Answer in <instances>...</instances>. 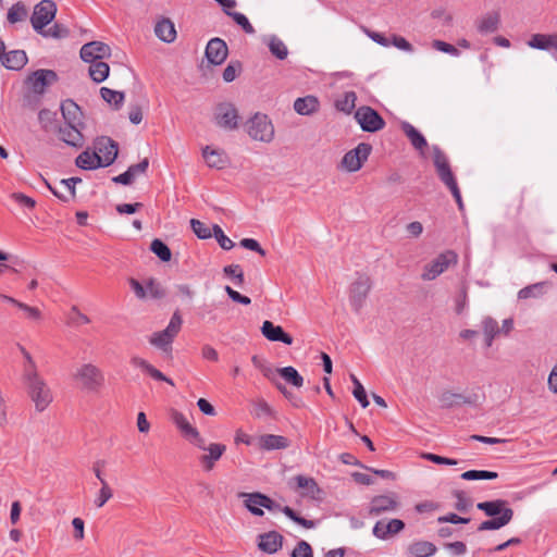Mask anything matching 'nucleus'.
I'll list each match as a JSON object with an SVG mask.
<instances>
[{
  "label": "nucleus",
  "instance_id": "nucleus-19",
  "mask_svg": "<svg viewBox=\"0 0 557 557\" xmlns=\"http://www.w3.org/2000/svg\"><path fill=\"white\" fill-rule=\"evenodd\" d=\"M398 506L396 496L393 495H377L371 499L369 515L379 516L385 511L395 510Z\"/></svg>",
  "mask_w": 557,
  "mask_h": 557
},
{
  "label": "nucleus",
  "instance_id": "nucleus-64",
  "mask_svg": "<svg viewBox=\"0 0 557 557\" xmlns=\"http://www.w3.org/2000/svg\"><path fill=\"white\" fill-rule=\"evenodd\" d=\"M147 292L150 294L152 298L160 299L165 296L164 289L161 287L159 283L154 280H149L147 283Z\"/></svg>",
  "mask_w": 557,
  "mask_h": 557
},
{
  "label": "nucleus",
  "instance_id": "nucleus-34",
  "mask_svg": "<svg viewBox=\"0 0 557 557\" xmlns=\"http://www.w3.org/2000/svg\"><path fill=\"white\" fill-rule=\"evenodd\" d=\"M513 518V510L504 511L503 516H498L495 518H492L490 520H485L481 522L478 527L479 532L483 531H490V530H498L505 525H507Z\"/></svg>",
  "mask_w": 557,
  "mask_h": 557
},
{
  "label": "nucleus",
  "instance_id": "nucleus-35",
  "mask_svg": "<svg viewBox=\"0 0 557 557\" xmlns=\"http://www.w3.org/2000/svg\"><path fill=\"white\" fill-rule=\"evenodd\" d=\"M57 112L49 109H41L38 113V121L44 132L55 133L60 126Z\"/></svg>",
  "mask_w": 557,
  "mask_h": 557
},
{
  "label": "nucleus",
  "instance_id": "nucleus-7",
  "mask_svg": "<svg viewBox=\"0 0 557 557\" xmlns=\"http://www.w3.org/2000/svg\"><path fill=\"white\" fill-rule=\"evenodd\" d=\"M57 4L52 0H41L34 8L30 23L36 33H41L55 17Z\"/></svg>",
  "mask_w": 557,
  "mask_h": 557
},
{
  "label": "nucleus",
  "instance_id": "nucleus-12",
  "mask_svg": "<svg viewBox=\"0 0 557 557\" xmlns=\"http://www.w3.org/2000/svg\"><path fill=\"white\" fill-rule=\"evenodd\" d=\"M214 120L221 128L232 131L238 127L239 114L232 103H219L215 109Z\"/></svg>",
  "mask_w": 557,
  "mask_h": 557
},
{
  "label": "nucleus",
  "instance_id": "nucleus-31",
  "mask_svg": "<svg viewBox=\"0 0 557 557\" xmlns=\"http://www.w3.org/2000/svg\"><path fill=\"white\" fill-rule=\"evenodd\" d=\"M170 414L172 422L185 437H198L197 429L189 423L187 418L182 412L172 409Z\"/></svg>",
  "mask_w": 557,
  "mask_h": 557
},
{
  "label": "nucleus",
  "instance_id": "nucleus-36",
  "mask_svg": "<svg viewBox=\"0 0 557 557\" xmlns=\"http://www.w3.org/2000/svg\"><path fill=\"white\" fill-rule=\"evenodd\" d=\"M75 163L83 170H95L101 168L100 154L85 150L77 156Z\"/></svg>",
  "mask_w": 557,
  "mask_h": 557
},
{
  "label": "nucleus",
  "instance_id": "nucleus-62",
  "mask_svg": "<svg viewBox=\"0 0 557 557\" xmlns=\"http://www.w3.org/2000/svg\"><path fill=\"white\" fill-rule=\"evenodd\" d=\"M21 351L26 360L23 377L29 376L33 373H38L36 363L30 354L24 347H21Z\"/></svg>",
  "mask_w": 557,
  "mask_h": 557
},
{
  "label": "nucleus",
  "instance_id": "nucleus-28",
  "mask_svg": "<svg viewBox=\"0 0 557 557\" xmlns=\"http://www.w3.org/2000/svg\"><path fill=\"white\" fill-rule=\"evenodd\" d=\"M131 363L136 367L140 368L143 371H145L147 374H149L152 379L157 381H163L166 382L170 385H174V382L165 376L161 371H159L157 368H154L151 363H149L147 360L140 358V357H132Z\"/></svg>",
  "mask_w": 557,
  "mask_h": 557
},
{
  "label": "nucleus",
  "instance_id": "nucleus-13",
  "mask_svg": "<svg viewBox=\"0 0 557 557\" xmlns=\"http://www.w3.org/2000/svg\"><path fill=\"white\" fill-rule=\"evenodd\" d=\"M81 58L84 62H94L111 57V48L102 41H90L81 48Z\"/></svg>",
  "mask_w": 557,
  "mask_h": 557
},
{
  "label": "nucleus",
  "instance_id": "nucleus-21",
  "mask_svg": "<svg viewBox=\"0 0 557 557\" xmlns=\"http://www.w3.org/2000/svg\"><path fill=\"white\" fill-rule=\"evenodd\" d=\"M262 335L271 342H282L286 345H292L294 339L286 333L282 326L274 325L271 321H264L261 326Z\"/></svg>",
  "mask_w": 557,
  "mask_h": 557
},
{
  "label": "nucleus",
  "instance_id": "nucleus-10",
  "mask_svg": "<svg viewBox=\"0 0 557 557\" xmlns=\"http://www.w3.org/2000/svg\"><path fill=\"white\" fill-rule=\"evenodd\" d=\"M371 151L372 146L370 144L360 143L344 154L341 164L347 172H357L368 160Z\"/></svg>",
  "mask_w": 557,
  "mask_h": 557
},
{
  "label": "nucleus",
  "instance_id": "nucleus-42",
  "mask_svg": "<svg viewBox=\"0 0 557 557\" xmlns=\"http://www.w3.org/2000/svg\"><path fill=\"white\" fill-rule=\"evenodd\" d=\"M268 47L270 52L278 60H285L288 55L286 45L275 35L269 37Z\"/></svg>",
  "mask_w": 557,
  "mask_h": 557
},
{
  "label": "nucleus",
  "instance_id": "nucleus-38",
  "mask_svg": "<svg viewBox=\"0 0 557 557\" xmlns=\"http://www.w3.org/2000/svg\"><path fill=\"white\" fill-rule=\"evenodd\" d=\"M90 66L88 70L90 78L95 83H102L104 79L108 78L110 66L108 63L103 62L102 60L89 62Z\"/></svg>",
  "mask_w": 557,
  "mask_h": 557
},
{
  "label": "nucleus",
  "instance_id": "nucleus-29",
  "mask_svg": "<svg viewBox=\"0 0 557 557\" xmlns=\"http://www.w3.org/2000/svg\"><path fill=\"white\" fill-rule=\"evenodd\" d=\"M500 24V14L496 11L488 12L483 15L476 24L480 34H491L498 29Z\"/></svg>",
  "mask_w": 557,
  "mask_h": 557
},
{
  "label": "nucleus",
  "instance_id": "nucleus-63",
  "mask_svg": "<svg viewBox=\"0 0 557 557\" xmlns=\"http://www.w3.org/2000/svg\"><path fill=\"white\" fill-rule=\"evenodd\" d=\"M438 523L467 524L470 518L460 517L456 513H447L437 518Z\"/></svg>",
  "mask_w": 557,
  "mask_h": 557
},
{
  "label": "nucleus",
  "instance_id": "nucleus-9",
  "mask_svg": "<svg viewBox=\"0 0 557 557\" xmlns=\"http://www.w3.org/2000/svg\"><path fill=\"white\" fill-rule=\"evenodd\" d=\"M355 119L363 132L375 133L386 125L384 119L369 106H361L355 111Z\"/></svg>",
  "mask_w": 557,
  "mask_h": 557
},
{
  "label": "nucleus",
  "instance_id": "nucleus-2",
  "mask_svg": "<svg viewBox=\"0 0 557 557\" xmlns=\"http://www.w3.org/2000/svg\"><path fill=\"white\" fill-rule=\"evenodd\" d=\"M182 324V315L180 311L176 310L164 330L151 334L149 337L150 345L162 351L168 357H172L173 342L181 332Z\"/></svg>",
  "mask_w": 557,
  "mask_h": 557
},
{
  "label": "nucleus",
  "instance_id": "nucleus-41",
  "mask_svg": "<svg viewBox=\"0 0 557 557\" xmlns=\"http://www.w3.org/2000/svg\"><path fill=\"white\" fill-rule=\"evenodd\" d=\"M357 95L355 91H346L335 101V108L346 114H350L356 107Z\"/></svg>",
  "mask_w": 557,
  "mask_h": 557
},
{
  "label": "nucleus",
  "instance_id": "nucleus-16",
  "mask_svg": "<svg viewBox=\"0 0 557 557\" xmlns=\"http://www.w3.org/2000/svg\"><path fill=\"white\" fill-rule=\"evenodd\" d=\"M96 147L98 149V152L100 154V163L101 168L111 165L119 152V145L116 141L111 139L110 137H101L98 139Z\"/></svg>",
  "mask_w": 557,
  "mask_h": 557
},
{
  "label": "nucleus",
  "instance_id": "nucleus-15",
  "mask_svg": "<svg viewBox=\"0 0 557 557\" xmlns=\"http://www.w3.org/2000/svg\"><path fill=\"white\" fill-rule=\"evenodd\" d=\"M228 54L226 42L221 38H212L206 47V58L213 65L222 64Z\"/></svg>",
  "mask_w": 557,
  "mask_h": 557
},
{
  "label": "nucleus",
  "instance_id": "nucleus-24",
  "mask_svg": "<svg viewBox=\"0 0 557 557\" xmlns=\"http://www.w3.org/2000/svg\"><path fill=\"white\" fill-rule=\"evenodd\" d=\"M478 396L471 395V396H465L459 393H453L449 391L444 392L441 397L440 401L443 408H451L456 406L461 405H475L476 404Z\"/></svg>",
  "mask_w": 557,
  "mask_h": 557
},
{
  "label": "nucleus",
  "instance_id": "nucleus-14",
  "mask_svg": "<svg viewBox=\"0 0 557 557\" xmlns=\"http://www.w3.org/2000/svg\"><path fill=\"white\" fill-rule=\"evenodd\" d=\"M84 127L85 126L60 125L55 133L58 134L59 139L67 146L79 149L85 145V137L82 133Z\"/></svg>",
  "mask_w": 557,
  "mask_h": 557
},
{
  "label": "nucleus",
  "instance_id": "nucleus-43",
  "mask_svg": "<svg viewBox=\"0 0 557 557\" xmlns=\"http://www.w3.org/2000/svg\"><path fill=\"white\" fill-rule=\"evenodd\" d=\"M28 11L22 1L14 3L8 11L7 18L10 24H15L26 20Z\"/></svg>",
  "mask_w": 557,
  "mask_h": 557
},
{
  "label": "nucleus",
  "instance_id": "nucleus-47",
  "mask_svg": "<svg viewBox=\"0 0 557 557\" xmlns=\"http://www.w3.org/2000/svg\"><path fill=\"white\" fill-rule=\"evenodd\" d=\"M150 249L163 262H168L172 258L171 249L161 239H153Z\"/></svg>",
  "mask_w": 557,
  "mask_h": 557
},
{
  "label": "nucleus",
  "instance_id": "nucleus-54",
  "mask_svg": "<svg viewBox=\"0 0 557 557\" xmlns=\"http://www.w3.org/2000/svg\"><path fill=\"white\" fill-rule=\"evenodd\" d=\"M225 13L228 16H231L236 22V24H238L243 28V30L245 33H247V34H253L255 33L253 26L250 24L248 18L243 13L231 12L228 10H225Z\"/></svg>",
  "mask_w": 557,
  "mask_h": 557
},
{
  "label": "nucleus",
  "instance_id": "nucleus-4",
  "mask_svg": "<svg viewBox=\"0 0 557 557\" xmlns=\"http://www.w3.org/2000/svg\"><path fill=\"white\" fill-rule=\"evenodd\" d=\"M371 288V277L366 273H357L356 280L349 287V302L356 313L362 309Z\"/></svg>",
  "mask_w": 557,
  "mask_h": 557
},
{
  "label": "nucleus",
  "instance_id": "nucleus-17",
  "mask_svg": "<svg viewBox=\"0 0 557 557\" xmlns=\"http://www.w3.org/2000/svg\"><path fill=\"white\" fill-rule=\"evenodd\" d=\"M60 109L64 125L85 126L82 109L74 100L66 99L62 101Z\"/></svg>",
  "mask_w": 557,
  "mask_h": 557
},
{
  "label": "nucleus",
  "instance_id": "nucleus-48",
  "mask_svg": "<svg viewBox=\"0 0 557 557\" xmlns=\"http://www.w3.org/2000/svg\"><path fill=\"white\" fill-rule=\"evenodd\" d=\"M461 479L467 481L473 480H495L498 476L497 472L487 470H468L461 473Z\"/></svg>",
  "mask_w": 557,
  "mask_h": 557
},
{
  "label": "nucleus",
  "instance_id": "nucleus-40",
  "mask_svg": "<svg viewBox=\"0 0 557 557\" xmlns=\"http://www.w3.org/2000/svg\"><path fill=\"white\" fill-rule=\"evenodd\" d=\"M436 546L428 541L413 542L409 546V553L414 557H429L436 553Z\"/></svg>",
  "mask_w": 557,
  "mask_h": 557
},
{
  "label": "nucleus",
  "instance_id": "nucleus-51",
  "mask_svg": "<svg viewBox=\"0 0 557 557\" xmlns=\"http://www.w3.org/2000/svg\"><path fill=\"white\" fill-rule=\"evenodd\" d=\"M190 226L195 235L200 239H208L212 236V228L197 219L190 220Z\"/></svg>",
  "mask_w": 557,
  "mask_h": 557
},
{
  "label": "nucleus",
  "instance_id": "nucleus-58",
  "mask_svg": "<svg viewBox=\"0 0 557 557\" xmlns=\"http://www.w3.org/2000/svg\"><path fill=\"white\" fill-rule=\"evenodd\" d=\"M113 493L110 486L106 481H102V487L99 491L98 496L95 499V505L98 508H101L104 506V504L112 497Z\"/></svg>",
  "mask_w": 557,
  "mask_h": 557
},
{
  "label": "nucleus",
  "instance_id": "nucleus-50",
  "mask_svg": "<svg viewBox=\"0 0 557 557\" xmlns=\"http://www.w3.org/2000/svg\"><path fill=\"white\" fill-rule=\"evenodd\" d=\"M545 285H546L545 282H541V283H536V284H532L527 287H523L522 289L519 290L518 298L519 299H528L531 297H539L544 293Z\"/></svg>",
  "mask_w": 557,
  "mask_h": 557
},
{
  "label": "nucleus",
  "instance_id": "nucleus-8",
  "mask_svg": "<svg viewBox=\"0 0 557 557\" xmlns=\"http://www.w3.org/2000/svg\"><path fill=\"white\" fill-rule=\"evenodd\" d=\"M458 256L454 250H446L440 253L432 262L424 267L421 275L424 281L435 280L438 275L445 272L451 264H456Z\"/></svg>",
  "mask_w": 557,
  "mask_h": 557
},
{
  "label": "nucleus",
  "instance_id": "nucleus-44",
  "mask_svg": "<svg viewBox=\"0 0 557 557\" xmlns=\"http://www.w3.org/2000/svg\"><path fill=\"white\" fill-rule=\"evenodd\" d=\"M101 98L110 104H113L114 109H120L124 102L125 96L122 91H116L108 87L100 88Z\"/></svg>",
  "mask_w": 557,
  "mask_h": 557
},
{
  "label": "nucleus",
  "instance_id": "nucleus-53",
  "mask_svg": "<svg viewBox=\"0 0 557 557\" xmlns=\"http://www.w3.org/2000/svg\"><path fill=\"white\" fill-rule=\"evenodd\" d=\"M212 232V235L222 249L230 250L234 247V243L224 234L223 230L218 224H213Z\"/></svg>",
  "mask_w": 557,
  "mask_h": 557
},
{
  "label": "nucleus",
  "instance_id": "nucleus-49",
  "mask_svg": "<svg viewBox=\"0 0 557 557\" xmlns=\"http://www.w3.org/2000/svg\"><path fill=\"white\" fill-rule=\"evenodd\" d=\"M350 380L354 384V397L359 401L362 408H367L369 406V400L363 385L360 383V381L357 379L355 374H350Z\"/></svg>",
  "mask_w": 557,
  "mask_h": 557
},
{
  "label": "nucleus",
  "instance_id": "nucleus-46",
  "mask_svg": "<svg viewBox=\"0 0 557 557\" xmlns=\"http://www.w3.org/2000/svg\"><path fill=\"white\" fill-rule=\"evenodd\" d=\"M38 34L46 38L51 37L54 39H62L69 37L70 29L63 24L55 23L49 28L44 27V30Z\"/></svg>",
  "mask_w": 557,
  "mask_h": 557
},
{
  "label": "nucleus",
  "instance_id": "nucleus-20",
  "mask_svg": "<svg viewBox=\"0 0 557 557\" xmlns=\"http://www.w3.org/2000/svg\"><path fill=\"white\" fill-rule=\"evenodd\" d=\"M225 450L226 446L224 444L211 443L208 445L207 449L205 450L207 454L199 457L202 469L207 472L211 471L214 468L215 462L220 460Z\"/></svg>",
  "mask_w": 557,
  "mask_h": 557
},
{
  "label": "nucleus",
  "instance_id": "nucleus-60",
  "mask_svg": "<svg viewBox=\"0 0 557 557\" xmlns=\"http://www.w3.org/2000/svg\"><path fill=\"white\" fill-rule=\"evenodd\" d=\"M292 557H313L312 548L306 541H300L293 549Z\"/></svg>",
  "mask_w": 557,
  "mask_h": 557
},
{
  "label": "nucleus",
  "instance_id": "nucleus-11",
  "mask_svg": "<svg viewBox=\"0 0 557 557\" xmlns=\"http://www.w3.org/2000/svg\"><path fill=\"white\" fill-rule=\"evenodd\" d=\"M59 79L58 74L53 70H36L26 78L32 91L36 95H42L46 88Z\"/></svg>",
  "mask_w": 557,
  "mask_h": 557
},
{
  "label": "nucleus",
  "instance_id": "nucleus-25",
  "mask_svg": "<svg viewBox=\"0 0 557 557\" xmlns=\"http://www.w3.org/2000/svg\"><path fill=\"white\" fill-rule=\"evenodd\" d=\"M154 34L160 40L164 42H173L176 38V29L174 23L168 17H162L157 22L154 26Z\"/></svg>",
  "mask_w": 557,
  "mask_h": 557
},
{
  "label": "nucleus",
  "instance_id": "nucleus-22",
  "mask_svg": "<svg viewBox=\"0 0 557 557\" xmlns=\"http://www.w3.org/2000/svg\"><path fill=\"white\" fill-rule=\"evenodd\" d=\"M202 157L209 168L222 170L228 164V157L222 149H212L210 146L202 148Z\"/></svg>",
  "mask_w": 557,
  "mask_h": 557
},
{
  "label": "nucleus",
  "instance_id": "nucleus-5",
  "mask_svg": "<svg viewBox=\"0 0 557 557\" xmlns=\"http://www.w3.org/2000/svg\"><path fill=\"white\" fill-rule=\"evenodd\" d=\"M247 133L255 140L270 143L274 138V126L268 115L256 113L247 122Z\"/></svg>",
  "mask_w": 557,
  "mask_h": 557
},
{
  "label": "nucleus",
  "instance_id": "nucleus-59",
  "mask_svg": "<svg viewBox=\"0 0 557 557\" xmlns=\"http://www.w3.org/2000/svg\"><path fill=\"white\" fill-rule=\"evenodd\" d=\"M70 322L74 325H83L90 323V319L76 307L73 306L70 310Z\"/></svg>",
  "mask_w": 557,
  "mask_h": 557
},
{
  "label": "nucleus",
  "instance_id": "nucleus-6",
  "mask_svg": "<svg viewBox=\"0 0 557 557\" xmlns=\"http://www.w3.org/2000/svg\"><path fill=\"white\" fill-rule=\"evenodd\" d=\"M74 379L79 381L82 387L89 392L100 389L104 383L102 371L92 363H85L79 367L74 374Z\"/></svg>",
  "mask_w": 557,
  "mask_h": 557
},
{
  "label": "nucleus",
  "instance_id": "nucleus-56",
  "mask_svg": "<svg viewBox=\"0 0 557 557\" xmlns=\"http://www.w3.org/2000/svg\"><path fill=\"white\" fill-rule=\"evenodd\" d=\"M253 493H240L239 496L245 498V507L255 516L261 517L264 515L261 509L262 506H259L257 503H252ZM257 502V499H255Z\"/></svg>",
  "mask_w": 557,
  "mask_h": 557
},
{
  "label": "nucleus",
  "instance_id": "nucleus-39",
  "mask_svg": "<svg viewBox=\"0 0 557 557\" xmlns=\"http://www.w3.org/2000/svg\"><path fill=\"white\" fill-rule=\"evenodd\" d=\"M482 330L485 338V346L491 347L495 336L500 332L497 321L492 317H485L482 321Z\"/></svg>",
  "mask_w": 557,
  "mask_h": 557
},
{
  "label": "nucleus",
  "instance_id": "nucleus-52",
  "mask_svg": "<svg viewBox=\"0 0 557 557\" xmlns=\"http://www.w3.org/2000/svg\"><path fill=\"white\" fill-rule=\"evenodd\" d=\"M453 495L457 499L455 504L456 510L460 512H467L471 508L472 502L470 498L466 496V493L463 491L455 490L453 492Z\"/></svg>",
  "mask_w": 557,
  "mask_h": 557
},
{
  "label": "nucleus",
  "instance_id": "nucleus-61",
  "mask_svg": "<svg viewBox=\"0 0 557 557\" xmlns=\"http://www.w3.org/2000/svg\"><path fill=\"white\" fill-rule=\"evenodd\" d=\"M384 528L388 537L403 531L405 529V523L400 519H391L387 523H385Z\"/></svg>",
  "mask_w": 557,
  "mask_h": 557
},
{
  "label": "nucleus",
  "instance_id": "nucleus-3",
  "mask_svg": "<svg viewBox=\"0 0 557 557\" xmlns=\"http://www.w3.org/2000/svg\"><path fill=\"white\" fill-rule=\"evenodd\" d=\"M23 379L27 394L35 404L36 410L38 412L44 411L53 400L51 389L39 373H33L32 375Z\"/></svg>",
  "mask_w": 557,
  "mask_h": 557
},
{
  "label": "nucleus",
  "instance_id": "nucleus-1",
  "mask_svg": "<svg viewBox=\"0 0 557 557\" xmlns=\"http://www.w3.org/2000/svg\"><path fill=\"white\" fill-rule=\"evenodd\" d=\"M433 163L438 178L450 190L453 197L455 198L458 205L459 210H463L461 194L456 177L451 171L449 161L446 154L437 146L433 147Z\"/></svg>",
  "mask_w": 557,
  "mask_h": 557
},
{
  "label": "nucleus",
  "instance_id": "nucleus-32",
  "mask_svg": "<svg viewBox=\"0 0 557 557\" xmlns=\"http://www.w3.org/2000/svg\"><path fill=\"white\" fill-rule=\"evenodd\" d=\"M528 46L533 49L547 50L549 48L557 49V35L556 34H534L528 41Z\"/></svg>",
  "mask_w": 557,
  "mask_h": 557
},
{
  "label": "nucleus",
  "instance_id": "nucleus-18",
  "mask_svg": "<svg viewBox=\"0 0 557 557\" xmlns=\"http://www.w3.org/2000/svg\"><path fill=\"white\" fill-rule=\"evenodd\" d=\"M257 446L261 450H280L290 446V441L283 435L262 434L257 437Z\"/></svg>",
  "mask_w": 557,
  "mask_h": 557
},
{
  "label": "nucleus",
  "instance_id": "nucleus-27",
  "mask_svg": "<svg viewBox=\"0 0 557 557\" xmlns=\"http://www.w3.org/2000/svg\"><path fill=\"white\" fill-rule=\"evenodd\" d=\"M27 61L28 59L24 50H11L1 61V65L8 70L20 71L26 65Z\"/></svg>",
  "mask_w": 557,
  "mask_h": 557
},
{
  "label": "nucleus",
  "instance_id": "nucleus-57",
  "mask_svg": "<svg viewBox=\"0 0 557 557\" xmlns=\"http://www.w3.org/2000/svg\"><path fill=\"white\" fill-rule=\"evenodd\" d=\"M224 273L235 278V283L242 286L245 282L244 272L239 264H230L223 269Z\"/></svg>",
  "mask_w": 557,
  "mask_h": 557
},
{
  "label": "nucleus",
  "instance_id": "nucleus-55",
  "mask_svg": "<svg viewBox=\"0 0 557 557\" xmlns=\"http://www.w3.org/2000/svg\"><path fill=\"white\" fill-rule=\"evenodd\" d=\"M242 71V63L239 61H232L223 71V79L226 83L233 82L237 74Z\"/></svg>",
  "mask_w": 557,
  "mask_h": 557
},
{
  "label": "nucleus",
  "instance_id": "nucleus-37",
  "mask_svg": "<svg viewBox=\"0 0 557 557\" xmlns=\"http://www.w3.org/2000/svg\"><path fill=\"white\" fill-rule=\"evenodd\" d=\"M294 480L296 482L297 488L305 490L302 496H310L312 498H315L317 494H320L321 492L313 478H308L302 474H298L294 478Z\"/></svg>",
  "mask_w": 557,
  "mask_h": 557
},
{
  "label": "nucleus",
  "instance_id": "nucleus-30",
  "mask_svg": "<svg viewBox=\"0 0 557 557\" xmlns=\"http://www.w3.org/2000/svg\"><path fill=\"white\" fill-rule=\"evenodd\" d=\"M320 102L315 96L297 98L294 102V110L300 115H310L319 110Z\"/></svg>",
  "mask_w": 557,
  "mask_h": 557
},
{
  "label": "nucleus",
  "instance_id": "nucleus-33",
  "mask_svg": "<svg viewBox=\"0 0 557 557\" xmlns=\"http://www.w3.org/2000/svg\"><path fill=\"white\" fill-rule=\"evenodd\" d=\"M401 131L405 133V135L410 140L411 145L417 149L422 151L424 148H426L428 143L424 136L410 123L403 122L401 123Z\"/></svg>",
  "mask_w": 557,
  "mask_h": 557
},
{
  "label": "nucleus",
  "instance_id": "nucleus-45",
  "mask_svg": "<svg viewBox=\"0 0 557 557\" xmlns=\"http://www.w3.org/2000/svg\"><path fill=\"white\" fill-rule=\"evenodd\" d=\"M276 372L289 384L300 387L304 384V377L298 373L294 367H284L276 370Z\"/></svg>",
  "mask_w": 557,
  "mask_h": 557
},
{
  "label": "nucleus",
  "instance_id": "nucleus-23",
  "mask_svg": "<svg viewBox=\"0 0 557 557\" xmlns=\"http://www.w3.org/2000/svg\"><path fill=\"white\" fill-rule=\"evenodd\" d=\"M283 545V536L276 531H270L259 535L258 547L267 554L276 553Z\"/></svg>",
  "mask_w": 557,
  "mask_h": 557
},
{
  "label": "nucleus",
  "instance_id": "nucleus-26",
  "mask_svg": "<svg viewBox=\"0 0 557 557\" xmlns=\"http://www.w3.org/2000/svg\"><path fill=\"white\" fill-rule=\"evenodd\" d=\"M476 508L484 511L486 516L492 518L503 516L504 511L510 512V510H512L504 499L478 503Z\"/></svg>",
  "mask_w": 557,
  "mask_h": 557
}]
</instances>
